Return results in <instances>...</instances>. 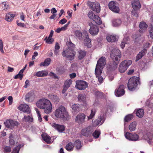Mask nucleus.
<instances>
[{"label":"nucleus","mask_w":153,"mask_h":153,"mask_svg":"<svg viewBox=\"0 0 153 153\" xmlns=\"http://www.w3.org/2000/svg\"><path fill=\"white\" fill-rule=\"evenodd\" d=\"M36 104L38 108L43 109L45 113L49 114L51 112L52 105L49 100L46 99H41L38 101Z\"/></svg>","instance_id":"f257e3e1"},{"label":"nucleus","mask_w":153,"mask_h":153,"mask_svg":"<svg viewBox=\"0 0 153 153\" xmlns=\"http://www.w3.org/2000/svg\"><path fill=\"white\" fill-rule=\"evenodd\" d=\"M54 115L58 118H63L68 120L70 118L68 111L62 105H60L54 111Z\"/></svg>","instance_id":"f03ea898"},{"label":"nucleus","mask_w":153,"mask_h":153,"mask_svg":"<svg viewBox=\"0 0 153 153\" xmlns=\"http://www.w3.org/2000/svg\"><path fill=\"white\" fill-rule=\"evenodd\" d=\"M140 78L136 77H132L129 79L128 83V89L130 91H133L140 83Z\"/></svg>","instance_id":"7ed1b4c3"},{"label":"nucleus","mask_w":153,"mask_h":153,"mask_svg":"<svg viewBox=\"0 0 153 153\" xmlns=\"http://www.w3.org/2000/svg\"><path fill=\"white\" fill-rule=\"evenodd\" d=\"M111 57L114 61H119L121 57V53L120 50L114 49L111 51Z\"/></svg>","instance_id":"20e7f679"},{"label":"nucleus","mask_w":153,"mask_h":153,"mask_svg":"<svg viewBox=\"0 0 153 153\" xmlns=\"http://www.w3.org/2000/svg\"><path fill=\"white\" fill-rule=\"evenodd\" d=\"M87 5L92 10L95 11L97 13L100 12V7L98 2L97 1L94 2L88 1L87 2Z\"/></svg>","instance_id":"39448f33"},{"label":"nucleus","mask_w":153,"mask_h":153,"mask_svg":"<svg viewBox=\"0 0 153 153\" xmlns=\"http://www.w3.org/2000/svg\"><path fill=\"white\" fill-rule=\"evenodd\" d=\"M106 64V59L104 56L101 57L98 60L95 70L102 71Z\"/></svg>","instance_id":"423d86ee"},{"label":"nucleus","mask_w":153,"mask_h":153,"mask_svg":"<svg viewBox=\"0 0 153 153\" xmlns=\"http://www.w3.org/2000/svg\"><path fill=\"white\" fill-rule=\"evenodd\" d=\"M62 55L63 56L66 57L70 60L74 59L75 56L74 51L70 49L63 51L62 53Z\"/></svg>","instance_id":"0eeeda50"},{"label":"nucleus","mask_w":153,"mask_h":153,"mask_svg":"<svg viewBox=\"0 0 153 153\" xmlns=\"http://www.w3.org/2000/svg\"><path fill=\"white\" fill-rule=\"evenodd\" d=\"M124 136L127 140L133 141L139 140V136L136 133H131L128 132L124 133Z\"/></svg>","instance_id":"6e6552de"},{"label":"nucleus","mask_w":153,"mask_h":153,"mask_svg":"<svg viewBox=\"0 0 153 153\" xmlns=\"http://www.w3.org/2000/svg\"><path fill=\"white\" fill-rule=\"evenodd\" d=\"M76 87L79 90H83L88 87L87 83L83 80H77L76 81Z\"/></svg>","instance_id":"1a4fd4ad"},{"label":"nucleus","mask_w":153,"mask_h":153,"mask_svg":"<svg viewBox=\"0 0 153 153\" xmlns=\"http://www.w3.org/2000/svg\"><path fill=\"white\" fill-rule=\"evenodd\" d=\"M108 7L109 9L114 13H118L119 12L120 9L116 1H112L110 2L108 4Z\"/></svg>","instance_id":"9d476101"},{"label":"nucleus","mask_w":153,"mask_h":153,"mask_svg":"<svg viewBox=\"0 0 153 153\" xmlns=\"http://www.w3.org/2000/svg\"><path fill=\"white\" fill-rule=\"evenodd\" d=\"M86 115L83 113H79L76 116L75 121L79 124H82L85 122Z\"/></svg>","instance_id":"9b49d317"},{"label":"nucleus","mask_w":153,"mask_h":153,"mask_svg":"<svg viewBox=\"0 0 153 153\" xmlns=\"http://www.w3.org/2000/svg\"><path fill=\"white\" fill-rule=\"evenodd\" d=\"M94 130L92 126H89L86 128L83 129L81 131V134L84 136L88 137L92 133Z\"/></svg>","instance_id":"f8f14e48"},{"label":"nucleus","mask_w":153,"mask_h":153,"mask_svg":"<svg viewBox=\"0 0 153 153\" xmlns=\"http://www.w3.org/2000/svg\"><path fill=\"white\" fill-rule=\"evenodd\" d=\"M105 119L104 116L101 115L96 120L92 121V125L93 127H95L98 125H101L104 123Z\"/></svg>","instance_id":"ddd939ff"},{"label":"nucleus","mask_w":153,"mask_h":153,"mask_svg":"<svg viewBox=\"0 0 153 153\" xmlns=\"http://www.w3.org/2000/svg\"><path fill=\"white\" fill-rule=\"evenodd\" d=\"M124 86L123 85H121L120 86L118 89L115 90V94L117 97H119L123 95L125 93L124 90Z\"/></svg>","instance_id":"4468645a"},{"label":"nucleus","mask_w":153,"mask_h":153,"mask_svg":"<svg viewBox=\"0 0 153 153\" xmlns=\"http://www.w3.org/2000/svg\"><path fill=\"white\" fill-rule=\"evenodd\" d=\"M90 28L89 31L91 34L92 35H97L99 32V29L97 26L94 25L92 23L89 24Z\"/></svg>","instance_id":"2eb2a0df"},{"label":"nucleus","mask_w":153,"mask_h":153,"mask_svg":"<svg viewBox=\"0 0 153 153\" xmlns=\"http://www.w3.org/2000/svg\"><path fill=\"white\" fill-rule=\"evenodd\" d=\"M35 95L32 92H30L25 95V100L28 102H33L35 99Z\"/></svg>","instance_id":"dca6fc26"},{"label":"nucleus","mask_w":153,"mask_h":153,"mask_svg":"<svg viewBox=\"0 0 153 153\" xmlns=\"http://www.w3.org/2000/svg\"><path fill=\"white\" fill-rule=\"evenodd\" d=\"M18 108L20 111H23L24 112H25L27 114H29L30 113V108L28 105L26 104L20 105L19 107Z\"/></svg>","instance_id":"f3484780"},{"label":"nucleus","mask_w":153,"mask_h":153,"mask_svg":"<svg viewBox=\"0 0 153 153\" xmlns=\"http://www.w3.org/2000/svg\"><path fill=\"white\" fill-rule=\"evenodd\" d=\"M72 80L71 79L66 80L64 82L63 88L62 91V94H64L70 87L71 84Z\"/></svg>","instance_id":"a211bd4d"},{"label":"nucleus","mask_w":153,"mask_h":153,"mask_svg":"<svg viewBox=\"0 0 153 153\" xmlns=\"http://www.w3.org/2000/svg\"><path fill=\"white\" fill-rule=\"evenodd\" d=\"M48 97L49 99L52 102L55 103L58 102L59 100V99L57 95L53 93L49 94L48 95Z\"/></svg>","instance_id":"6ab92c4d"},{"label":"nucleus","mask_w":153,"mask_h":153,"mask_svg":"<svg viewBox=\"0 0 153 153\" xmlns=\"http://www.w3.org/2000/svg\"><path fill=\"white\" fill-rule=\"evenodd\" d=\"M147 27L148 25L145 22H141L139 25V32L142 33L145 32L146 30Z\"/></svg>","instance_id":"aec40b11"},{"label":"nucleus","mask_w":153,"mask_h":153,"mask_svg":"<svg viewBox=\"0 0 153 153\" xmlns=\"http://www.w3.org/2000/svg\"><path fill=\"white\" fill-rule=\"evenodd\" d=\"M52 126L59 132H63L65 130V128L64 126L60 125L54 123L52 125Z\"/></svg>","instance_id":"412c9836"},{"label":"nucleus","mask_w":153,"mask_h":153,"mask_svg":"<svg viewBox=\"0 0 153 153\" xmlns=\"http://www.w3.org/2000/svg\"><path fill=\"white\" fill-rule=\"evenodd\" d=\"M132 6L134 10H138L140 8V1L138 0H134L132 3Z\"/></svg>","instance_id":"4be33fe9"},{"label":"nucleus","mask_w":153,"mask_h":153,"mask_svg":"<svg viewBox=\"0 0 153 153\" xmlns=\"http://www.w3.org/2000/svg\"><path fill=\"white\" fill-rule=\"evenodd\" d=\"M102 71L95 70V74L96 77L98 78L99 82L102 83L103 81V78L101 76Z\"/></svg>","instance_id":"5701e85b"},{"label":"nucleus","mask_w":153,"mask_h":153,"mask_svg":"<svg viewBox=\"0 0 153 153\" xmlns=\"http://www.w3.org/2000/svg\"><path fill=\"white\" fill-rule=\"evenodd\" d=\"M48 74L47 71L44 70L36 72L35 76L38 77H42L46 76Z\"/></svg>","instance_id":"b1692460"},{"label":"nucleus","mask_w":153,"mask_h":153,"mask_svg":"<svg viewBox=\"0 0 153 153\" xmlns=\"http://www.w3.org/2000/svg\"><path fill=\"white\" fill-rule=\"evenodd\" d=\"M42 137L43 140L48 144H51V137L46 133H43L42 135Z\"/></svg>","instance_id":"393cba45"},{"label":"nucleus","mask_w":153,"mask_h":153,"mask_svg":"<svg viewBox=\"0 0 153 153\" xmlns=\"http://www.w3.org/2000/svg\"><path fill=\"white\" fill-rule=\"evenodd\" d=\"M146 50L144 49L140 52L136 56V61L137 62L146 53Z\"/></svg>","instance_id":"a878e982"},{"label":"nucleus","mask_w":153,"mask_h":153,"mask_svg":"<svg viewBox=\"0 0 153 153\" xmlns=\"http://www.w3.org/2000/svg\"><path fill=\"white\" fill-rule=\"evenodd\" d=\"M114 62L113 64L109 65L108 69L109 71H113L117 68L119 61H116V62H115V61Z\"/></svg>","instance_id":"bb28decb"},{"label":"nucleus","mask_w":153,"mask_h":153,"mask_svg":"<svg viewBox=\"0 0 153 153\" xmlns=\"http://www.w3.org/2000/svg\"><path fill=\"white\" fill-rule=\"evenodd\" d=\"M81 105L79 104H74L71 107L72 112H77L79 111L80 109Z\"/></svg>","instance_id":"cd10ccee"},{"label":"nucleus","mask_w":153,"mask_h":153,"mask_svg":"<svg viewBox=\"0 0 153 153\" xmlns=\"http://www.w3.org/2000/svg\"><path fill=\"white\" fill-rule=\"evenodd\" d=\"M137 125V122L136 121H134L131 123L129 124L128 127V128L130 131H135Z\"/></svg>","instance_id":"c85d7f7f"},{"label":"nucleus","mask_w":153,"mask_h":153,"mask_svg":"<svg viewBox=\"0 0 153 153\" xmlns=\"http://www.w3.org/2000/svg\"><path fill=\"white\" fill-rule=\"evenodd\" d=\"M15 15L13 14H10V13L6 14L5 19L8 22L12 21L14 18Z\"/></svg>","instance_id":"c756f323"},{"label":"nucleus","mask_w":153,"mask_h":153,"mask_svg":"<svg viewBox=\"0 0 153 153\" xmlns=\"http://www.w3.org/2000/svg\"><path fill=\"white\" fill-rule=\"evenodd\" d=\"M121 22V21L120 19H114L112 20V25L114 27L120 25Z\"/></svg>","instance_id":"7c9ffc66"},{"label":"nucleus","mask_w":153,"mask_h":153,"mask_svg":"<svg viewBox=\"0 0 153 153\" xmlns=\"http://www.w3.org/2000/svg\"><path fill=\"white\" fill-rule=\"evenodd\" d=\"M33 119L32 115H25L22 120L25 122H31L33 121Z\"/></svg>","instance_id":"2f4dec72"},{"label":"nucleus","mask_w":153,"mask_h":153,"mask_svg":"<svg viewBox=\"0 0 153 153\" xmlns=\"http://www.w3.org/2000/svg\"><path fill=\"white\" fill-rule=\"evenodd\" d=\"M51 61V59L50 58H47L45 60L44 62L41 63L40 65L41 66H47L49 65Z\"/></svg>","instance_id":"473e14b6"},{"label":"nucleus","mask_w":153,"mask_h":153,"mask_svg":"<svg viewBox=\"0 0 153 153\" xmlns=\"http://www.w3.org/2000/svg\"><path fill=\"white\" fill-rule=\"evenodd\" d=\"M144 111L143 109H140L136 112V115L139 117L141 118L143 117L144 114Z\"/></svg>","instance_id":"72a5a7b5"},{"label":"nucleus","mask_w":153,"mask_h":153,"mask_svg":"<svg viewBox=\"0 0 153 153\" xmlns=\"http://www.w3.org/2000/svg\"><path fill=\"white\" fill-rule=\"evenodd\" d=\"M127 69L126 67L123 65L122 62L120 64L119 68V71L121 73H124Z\"/></svg>","instance_id":"f704fd0d"},{"label":"nucleus","mask_w":153,"mask_h":153,"mask_svg":"<svg viewBox=\"0 0 153 153\" xmlns=\"http://www.w3.org/2000/svg\"><path fill=\"white\" fill-rule=\"evenodd\" d=\"M78 58L80 60L82 59L86 55V52L84 51L80 50L78 51Z\"/></svg>","instance_id":"c9c22d12"},{"label":"nucleus","mask_w":153,"mask_h":153,"mask_svg":"<svg viewBox=\"0 0 153 153\" xmlns=\"http://www.w3.org/2000/svg\"><path fill=\"white\" fill-rule=\"evenodd\" d=\"M86 95L84 94H79L78 98V101L80 102H84L86 100Z\"/></svg>","instance_id":"e433bc0d"},{"label":"nucleus","mask_w":153,"mask_h":153,"mask_svg":"<svg viewBox=\"0 0 153 153\" xmlns=\"http://www.w3.org/2000/svg\"><path fill=\"white\" fill-rule=\"evenodd\" d=\"M74 147L73 144L72 143L70 142L66 145L65 149L67 150L71 151L73 150Z\"/></svg>","instance_id":"4c0bfd02"},{"label":"nucleus","mask_w":153,"mask_h":153,"mask_svg":"<svg viewBox=\"0 0 153 153\" xmlns=\"http://www.w3.org/2000/svg\"><path fill=\"white\" fill-rule=\"evenodd\" d=\"M97 24L100 25L102 24V22L101 18L97 15L95 16L93 20Z\"/></svg>","instance_id":"58836bf2"},{"label":"nucleus","mask_w":153,"mask_h":153,"mask_svg":"<svg viewBox=\"0 0 153 153\" xmlns=\"http://www.w3.org/2000/svg\"><path fill=\"white\" fill-rule=\"evenodd\" d=\"M91 39H85L84 41V44L88 48H90L91 46Z\"/></svg>","instance_id":"ea45409f"},{"label":"nucleus","mask_w":153,"mask_h":153,"mask_svg":"<svg viewBox=\"0 0 153 153\" xmlns=\"http://www.w3.org/2000/svg\"><path fill=\"white\" fill-rule=\"evenodd\" d=\"M122 62L123 65L128 68L129 66L131 64L132 61L130 60H126L123 61Z\"/></svg>","instance_id":"a19ab883"},{"label":"nucleus","mask_w":153,"mask_h":153,"mask_svg":"<svg viewBox=\"0 0 153 153\" xmlns=\"http://www.w3.org/2000/svg\"><path fill=\"white\" fill-rule=\"evenodd\" d=\"M106 38H117L120 36L119 35L116 34H107L106 35Z\"/></svg>","instance_id":"79ce46f5"},{"label":"nucleus","mask_w":153,"mask_h":153,"mask_svg":"<svg viewBox=\"0 0 153 153\" xmlns=\"http://www.w3.org/2000/svg\"><path fill=\"white\" fill-rule=\"evenodd\" d=\"M75 145L76 149H80L82 146L81 145V141L79 139L76 141L75 142Z\"/></svg>","instance_id":"37998d69"},{"label":"nucleus","mask_w":153,"mask_h":153,"mask_svg":"<svg viewBox=\"0 0 153 153\" xmlns=\"http://www.w3.org/2000/svg\"><path fill=\"white\" fill-rule=\"evenodd\" d=\"M96 113L95 109H92L91 110V113L89 116H87L88 120L92 119Z\"/></svg>","instance_id":"c03bdc74"},{"label":"nucleus","mask_w":153,"mask_h":153,"mask_svg":"<svg viewBox=\"0 0 153 153\" xmlns=\"http://www.w3.org/2000/svg\"><path fill=\"white\" fill-rule=\"evenodd\" d=\"M151 19L153 22L151 27V30H150L149 34L150 37L153 38V15L151 17Z\"/></svg>","instance_id":"a18cd8bd"},{"label":"nucleus","mask_w":153,"mask_h":153,"mask_svg":"<svg viewBox=\"0 0 153 153\" xmlns=\"http://www.w3.org/2000/svg\"><path fill=\"white\" fill-rule=\"evenodd\" d=\"M96 15H95L93 11L91 10L90 11L88 14V16L89 18L92 20H93Z\"/></svg>","instance_id":"49530a36"},{"label":"nucleus","mask_w":153,"mask_h":153,"mask_svg":"<svg viewBox=\"0 0 153 153\" xmlns=\"http://www.w3.org/2000/svg\"><path fill=\"white\" fill-rule=\"evenodd\" d=\"M66 44L68 47V49H70L71 50H72L75 47V45L74 44L69 41L67 42Z\"/></svg>","instance_id":"de8ad7c7"},{"label":"nucleus","mask_w":153,"mask_h":153,"mask_svg":"<svg viewBox=\"0 0 153 153\" xmlns=\"http://www.w3.org/2000/svg\"><path fill=\"white\" fill-rule=\"evenodd\" d=\"M11 121V120H7L5 122H4V124L7 128H10Z\"/></svg>","instance_id":"09e8293b"},{"label":"nucleus","mask_w":153,"mask_h":153,"mask_svg":"<svg viewBox=\"0 0 153 153\" xmlns=\"http://www.w3.org/2000/svg\"><path fill=\"white\" fill-rule=\"evenodd\" d=\"M133 117L132 114H128L124 118V122H128Z\"/></svg>","instance_id":"8fccbe9b"},{"label":"nucleus","mask_w":153,"mask_h":153,"mask_svg":"<svg viewBox=\"0 0 153 153\" xmlns=\"http://www.w3.org/2000/svg\"><path fill=\"white\" fill-rule=\"evenodd\" d=\"M100 134V130H96L93 134V136L95 138H98Z\"/></svg>","instance_id":"3c124183"},{"label":"nucleus","mask_w":153,"mask_h":153,"mask_svg":"<svg viewBox=\"0 0 153 153\" xmlns=\"http://www.w3.org/2000/svg\"><path fill=\"white\" fill-rule=\"evenodd\" d=\"M150 99L148 100L146 102V105L148 106L149 108L153 109V104L152 102H150Z\"/></svg>","instance_id":"603ef678"},{"label":"nucleus","mask_w":153,"mask_h":153,"mask_svg":"<svg viewBox=\"0 0 153 153\" xmlns=\"http://www.w3.org/2000/svg\"><path fill=\"white\" fill-rule=\"evenodd\" d=\"M18 125L19 123L17 121L11 120V128H12L15 126H18Z\"/></svg>","instance_id":"864d4df0"},{"label":"nucleus","mask_w":153,"mask_h":153,"mask_svg":"<svg viewBox=\"0 0 153 153\" xmlns=\"http://www.w3.org/2000/svg\"><path fill=\"white\" fill-rule=\"evenodd\" d=\"M81 37L82 38H89L88 33L85 31L83 32L82 33Z\"/></svg>","instance_id":"5fc2aeb1"},{"label":"nucleus","mask_w":153,"mask_h":153,"mask_svg":"<svg viewBox=\"0 0 153 153\" xmlns=\"http://www.w3.org/2000/svg\"><path fill=\"white\" fill-rule=\"evenodd\" d=\"M35 110L37 114L38 120L40 122H41L42 121V118L41 117V114L40 113V112L38 110V109L37 108H35Z\"/></svg>","instance_id":"6e6d98bb"},{"label":"nucleus","mask_w":153,"mask_h":153,"mask_svg":"<svg viewBox=\"0 0 153 153\" xmlns=\"http://www.w3.org/2000/svg\"><path fill=\"white\" fill-rule=\"evenodd\" d=\"M4 152L5 153H9L11 151V148L8 146H4Z\"/></svg>","instance_id":"4d7b16f0"},{"label":"nucleus","mask_w":153,"mask_h":153,"mask_svg":"<svg viewBox=\"0 0 153 153\" xmlns=\"http://www.w3.org/2000/svg\"><path fill=\"white\" fill-rule=\"evenodd\" d=\"M1 4L4 5V6L2 7L4 10H7L8 9L9 5L6 2H2Z\"/></svg>","instance_id":"13d9d810"},{"label":"nucleus","mask_w":153,"mask_h":153,"mask_svg":"<svg viewBox=\"0 0 153 153\" xmlns=\"http://www.w3.org/2000/svg\"><path fill=\"white\" fill-rule=\"evenodd\" d=\"M108 108L107 106H105V107H104L103 108L102 110V112L103 113V115H101L102 116H104V117H105V115L106 114V113L107 111L108 110Z\"/></svg>","instance_id":"bf43d9fd"},{"label":"nucleus","mask_w":153,"mask_h":153,"mask_svg":"<svg viewBox=\"0 0 153 153\" xmlns=\"http://www.w3.org/2000/svg\"><path fill=\"white\" fill-rule=\"evenodd\" d=\"M127 39H123V41H122L120 45V46L123 49L125 47V44H126L127 43L126 42V41H127Z\"/></svg>","instance_id":"052dcab7"},{"label":"nucleus","mask_w":153,"mask_h":153,"mask_svg":"<svg viewBox=\"0 0 153 153\" xmlns=\"http://www.w3.org/2000/svg\"><path fill=\"white\" fill-rule=\"evenodd\" d=\"M3 45L2 41L1 40H0V51L2 53H4V52L3 50Z\"/></svg>","instance_id":"680f3d73"},{"label":"nucleus","mask_w":153,"mask_h":153,"mask_svg":"<svg viewBox=\"0 0 153 153\" xmlns=\"http://www.w3.org/2000/svg\"><path fill=\"white\" fill-rule=\"evenodd\" d=\"M45 42L49 44H52L54 42V39H44Z\"/></svg>","instance_id":"e2e57ef3"},{"label":"nucleus","mask_w":153,"mask_h":153,"mask_svg":"<svg viewBox=\"0 0 153 153\" xmlns=\"http://www.w3.org/2000/svg\"><path fill=\"white\" fill-rule=\"evenodd\" d=\"M82 33L79 31H76L75 32V35L76 37L79 38L81 37Z\"/></svg>","instance_id":"0e129e2a"},{"label":"nucleus","mask_w":153,"mask_h":153,"mask_svg":"<svg viewBox=\"0 0 153 153\" xmlns=\"http://www.w3.org/2000/svg\"><path fill=\"white\" fill-rule=\"evenodd\" d=\"M23 76V74H21L19 73L17 75L15 76L14 77L15 79H17L19 78L20 80H21L22 77Z\"/></svg>","instance_id":"69168bd1"},{"label":"nucleus","mask_w":153,"mask_h":153,"mask_svg":"<svg viewBox=\"0 0 153 153\" xmlns=\"http://www.w3.org/2000/svg\"><path fill=\"white\" fill-rule=\"evenodd\" d=\"M8 99L9 101V105H11L13 102V98L12 96H9L8 97Z\"/></svg>","instance_id":"338daca9"},{"label":"nucleus","mask_w":153,"mask_h":153,"mask_svg":"<svg viewBox=\"0 0 153 153\" xmlns=\"http://www.w3.org/2000/svg\"><path fill=\"white\" fill-rule=\"evenodd\" d=\"M137 10H134L132 12V14L136 17L138 16V12H137Z\"/></svg>","instance_id":"774afa93"}]
</instances>
